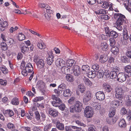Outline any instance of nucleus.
I'll list each match as a JSON object with an SVG mask.
<instances>
[{"label":"nucleus","mask_w":131,"mask_h":131,"mask_svg":"<svg viewBox=\"0 0 131 131\" xmlns=\"http://www.w3.org/2000/svg\"><path fill=\"white\" fill-rule=\"evenodd\" d=\"M126 89L127 88L123 86L121 87H116L115 89V95L116 98L120 100L123 99V93Z\"/></svg>","instance_id":"obj_1"},{"label":"nucleus","mask_w":131,"mask_h":131,"mask_svg":"<svg viewBox=\"0 0 131 131\" xmlns=\"http://www.w3.org/2000/svg\"><path fill=\"white\" fill-rule=\"evenodd\" d=\"M112 17L114 19H117L116 22H117L119 24L123 23L125 22L126 19L125 16L119 13H114L112 14Z\"/></svg>","instance_id":"obj_2"},{"label":"nucleus","mask_w":131,"mask_h":131,"mask_svg":"<svg viewBox=\"0 0 131 131\" xmlns=\"http://www.w3.org/2000/svg\"><path fill=\"white\" fill-rule=\"evenodd\" d=\"M105 31L106 36L109 37H111L116 38L118 37V34L116 32L110 29L108 27L105 28Z\"/></svg>","instance_id":"obj_3"},{"label":"nucleus","mask_w":131,"mask_h":131,"mask_svg":"<svg viewBox=\"0 0 131 131\" xmlns=\"http://www.w3.org/2000/svg\"><path fill=\"white\" fill-rule=\"evenodd\" d=\"M84 113L85 116L88 118L92 117L94 114L93 109L89 106H88L85 108Z\"/></svg>","instance_id":"obj_4"},{"label":"nucleus","mask_w":131,"mask_h":131,"mask_svg":"<svg viewBox=\"0 0 131 131\" xmlns=\"http://www.w3.org/2000/svg\"><path fill=\"white\" fill-rule=\"evenodd\" d=\"M91 91H87L83 94V102L85 104H86L91 98Z\"/></svg>","instance_id":"obj_5"},{"label":"nucleus","mask_w":131,"mask_h":131,"mask_svg":"<svg viewBox=\"0 0 131 131\" xmlns=\"http://www.w3.org/2000/svg\"><path fill=\"white\" fill-rule=\"evenodd\" d=\"M56 96V95H53L51 96V98L54 101H52L51 103L52 105L56 107H57L62 102V101L60 99Z\"/></svg>","instance_id":"obj_6"},{"label":"nucleus","mask_w":131,"mask_h":131,"mask_svg":"<svg viewBox=\"0 0 131 131\" xmlns=\"http://www.w3.org/2000/svg\"><path fill=\"white\" fill-rule=\"evenodd\" d=\"M121 114L123 115H125L126 114V118L128 121H130L131 118V111L129 110L127 112L126 109L124 107H122L120 111Z\"/></svg>","instance_id":"obj_7"},{"label":"nucleus","mask_w":131,"mask_h":131,"mask_svg":"<svg viewBox=\"0 0 131 131\" xmlns=\"http://www.w3.org/2000/svg\"><path fill=\"white\" fill-rule=\"evenodd\" d=\"M112 69L113 70L110 73V77L112 79L115 78L117 76V73L118 72L119 68L117 66H114L112 68Z\"/></svg>","instance_id":"obj_8"},{"label":"nucleus","mask_w":131,"mask_h":131,"mask_svg":"<svg viewBox=\"0 0 131 131\" xmlns=\"http://www.w3.org/2000/svg\"><path fill=\"white\" fill-rule=\"evenodd\" d=\"M48 53V56L47 58V64L50 65L53 62L54 58L52 51H50Z\"/></svg>","instance_id":"obj_9"},{"label":"nucleus","mask_w":131,"mask_h":131,"mask_svg":"<svg viewBox=\"0 0 131 131\" xmlns=\"http://www.w3.org/2000/svg\"><path fill=\"white\" fill-rule=\"evenodd\" d=\"M127 76L128 75L124 73H119L117 76V80L120 82H123L126 80Z\"/></svg>","instance_id":"obj_10"},{"label":"nucleus","mask_w":131,"mask_h":131,"mask_svg":"<svg viewBox=\"0 0 131 131\" xmlns=\"http://www.w3.org/2000/svg\"><path fill=\"white\" fill-rule=\"evenodd\" d=\"M71 70V69L70 67L66 66L61 68V70L63 73L67 75L72 73Z\"/></svg>","instance_id":"obj_11"},{"label":"nucleus","mask_w":131,"mask_h":131,"mask_svg":"<svg viewBox=\"0 0 131 131\" xmlns=\"http://www.w3.org/2000/svg\"><path fill=\"white\" fill-rule=\"evenodd\" d=\"M71 71L73 72L75 76L78 77L80 74L81 71L80 67L78 66H75L74 67L73 69H72Z\"/></svg>","instance_id":"obj_12"},{"label":"nucleus","mask_w":131,"mask_h":131,"mask_svg":"<svg viewBox=\"0 0 131 131\" xmlns=\"http://www.w3.org/2000/svg\"><path fill=\"white\" fill-rule=\"evenodd\" d=\"M95 96L97 99L100 101H103L105 99V95L102 91H99L95 94Z\"/></svg>","instance_id":"obj_13"},{"label":"nucleus","mask_w":131,"mask_h":131,"mask_svg":"<svg viewBox=\"0 0 131 131\" xmlns=\"http://www.w3.org/2000/svg\"><path fill=\"white\" fill-rule=\"evenodd\" d=\"M48 113L51 116L53 117H56L58 116L59 113L58 111L55 109L50 108L48 110Z\"/></svg>","instance_id":"obj_14"},{"label":"nucleus","mask_w":131,"mask_h":131,"mask_svg":"<svg viewBox=\"0 0 131 131\" xmlns=\"http://www.w3.org/2000/svg\"><path fill=\"white\" fill-rule=\"evenodd\" d=\"M56 66L60 68V69L61 68L65 65L64 61L61 59H57L56 61Z\"/></svg>","instance_id":"obj_15"},{"label":"nucleus","mask_w":131,"mask_h":131,"mask_svg":"<svg viewBox=\"0 0 131 131\" xmlns=\"http://www.w3.org/2000/svg\"><path fill=\"white\" fill-rule=\"evenodd\" d=\"M90 67L88 65H84L82 67L81 72L83 74H87L90 71Z\"/></svg>","instance_id":"obj_16"},{"label":"nucleus","mask_w":131,"mask_h":131,"mask_svg":"<svg viewBox=\"0 0 131 131\" xmlns=\"http://www.w3.org/2000/svg\"><path fill=\"white\" fill-rule=\"evenodd\" d=\"M74 106L76 109V112H80L82 110V104L81 102L77 101L76 102Z\"/></svg>","instance_id":"obj_17"},{"label":"nucleus","mask_w":131,"mask_h":131,"mask_svg":"<svg viewBox=\"0 0 131 131\" xmlns=\"http://www.w3.org/2000/svg\"><path fill=\"white\" fill-rule=\"evenodd\" d=\"M3 114L5 116H8L9 117H12L14 115V112L11 110H7L3 112Z\"/></svg>","instance_id":"obj_18"},{"label":"nucleus","mask_w":131,"mask_h":131,"mask_svg":"<svg viewBox=\"0 0 131 131\" xmlns=\"http://www.w3.org/2000/svg\"><path fill=\"white\" fill-rule=\"evenodd\" d=\"M119 104V101L116 100H113L110 103V105L112 108L113 109L117 108Z\"/></svg>","instance_id":"obj_19"},{"label":"nucleus","mask_w":131,"mask_h":131,"mask_svg":"<svg viewBox=\"0 0 131 131\" xmlns=\"http://www.w3.org/2000/svg\"><path fill=\"white\" fill-rule=\"evenodd\" d=\"M25 69L28 72V73L32 72L33 71V68L32 64L30 63L26 64Z\"/></svg>","instance_id":"obj_20"},{"label":"nucleus","mask_w":131,"mask_h":131,"mask_svg":"<svg viewBox=\"0 0 131 131\" xmlns=\"http://www.w3.org/2000/svg\"><path fill=\"white\" fill-rule=\"evenodd\" d=\"M81 78L85 85L88 86H91L92 85V82L88 78L82 75V76Z\"/></svg>","instance_id":"obj_21"},{"label":"nucleus","mask_w":131,"mask_h":131,"mask_svg":"<svg viewBox=\"0 0 131 131\" xmlns=\"http://www.w3.org/2000/svg\"><path fill=\"white\" fill-rule=\"evenodd\" d=\"M103 86L104 90L107 92H111L112 90L111 86L107 83H105L103 85Z\"/></svg>","instance_id":"obj_22"},{"label":"nucleus","mask_w":131,"mask_h":131,"mask_svg":"<svg viewBox=\"0 0 131 131\" xmlns=\"http://www.w3.org/2000/svg\"><path fill=\"white\" fill-rule=\"evenodd\" d=\"M37 86L38 88L40 90H42L45 88V83L41 80L38 82Z\"/></svg>","instance_id":"obj_23"},{"label":"nucleus","mask_w":131,"mask_h":131,"mask_svg":"<svg viewBox=\"0 0 131 131\" xmlns=\"http://www.w3.org/2000/svg\"><path fill=\"white\" fill-rule=\"evenodd\" d=\"M111 51L112 53L115 56L117 55L119 53L118 48L115 46L112 47Z\"/></svg>","instance_id":"obj_24"},{"label":"nucleus","mask_w":131,"mask_h":131,"mask_svg":"<svg viewBox=\"0 0 131 131\" xmlns=\"http://www.w3.org/2000/svg\"><path fill=\"white\" fill-rule=\"evenodd\" d=\"M36 64L38 68L41 69L43 68L44 66V61L43 59H41Z\"/></svg>","instance_id":"obj_25"},{"label":"nucleus","mask_w":131,"mask_h":131,"mask_svg":"<svg viewBox=\"0 0 131 131\" xmlns=\"http://www.w3.org/2000/svg\"><path fill=\"white\" fill-rule=\"evenodd\" d=\"M119 126L122 128H124L126 126V122L124 119H120L119 122Z\"/></svg>","instance_id":"obj_26"},{"label":"nucleus","mask_w":131,"mask_h":131,"mask_svg":"<svg viewBox=\"0 0 131 131\" xmlns=\"http://www.w3.org/2000/svg\"><path fill=\"white\" fill-rule=\"evenodd\" d=\"M108 59V58L106 55L103 54L100 56L99 61L102 63H104L106 62Z\"/></svg>","instance_id":"obj_27"},{"label":"nucleus","mask_w":131,"mask_h":131,"mask_svg":"<svg viewBox=\"0 0 131 131\" xmlns=\"http://www.w3.org/2000/svg\"><path fill=\"white\" fill-rule=\"evenodd\" d=\"M1 27L0 30L1 31H3L8 26V23L6 21H3L1 24Z\"/></svg>","instance_id":"obj_28"},{"label":"nucleus","mask_w":131,"mask_h":131,"mask_svg":"<svg viewBox=\"0 0 131 131\" xmlns=\"http://www.w3.org/2000/svg\"><path fill=\"white\" fill-rule=\"evenodd\" d=\"M57 128L60 130H64V124L60 123V122L58 121L56 124Z\"/></svg>","instance_id":"obj_29"},{"label":"nucleus","mask_w":131,"mask_h":131,"mask_svg":"<svg viewBox=\"0 0 131 131\" xmlns=\"http://www.w3.org/2000/svg\"><path fill=\"white\" fill-rule=\"evenodd\" d=\"M78 89L81 93H84L85 90V86L82 84H81L78 85Z\"/></svg>","instance_id":"obj_30"},{"label":"nucleus","mask_w":131,"mask_h":131,"mask_svg":"<svg viewBox=\"0 0 131 131\" xmlns=\"http://www.w3.org/2000/svg\"><path fill=\"white\" fill-rule=\"evenodd\" d=\"M72 94V92L69 89H67L64 90L63 92L64 96L66 97H70Z\"/></svg>","instance_id":"obj_31"},{"label":"nucleus","mask_w":131,"mask_h":131,"mask_svg":"<svg viewBox=\"0 0 131 131\" xmlns=\"http://www.w3.org/2000/svg\"><path fill=\"white\" fill-rule=\"evenodd\" d=\"M95 72L93 71L90 70L89 72L88 73L87 75L90 78H93L96 76V74L95 73Z\"/></svg>","instance_id":"obj_32"},{"label":"nucleus","mask_w":131,"mask_h":131,"mask_svg":"<svg viewBox=\"0 0 131 131\" xmlns=\"http://www.w3.org/2000/svg\"><path fill=\"white\" fill-rule=\"evenodd\" d=\"M108 45L106 42L102 43L101 45V47L103 51H106L108 48Z\"/></svg>","instance_id":"obj_33"},{"label":"nucleus","mask_w":131,"mask_h":131,"mask_svg":"<svg viewBox=\"0 0 131 131\" xmlns=\"http://www.w3.org/2000/svg\"><path fill=\"white\" fill-rule=\"evenodd\" d=\"M66 78L67 81L70 82H72L74 80V77L69 74L66 75Z\"/></svg>","instance_id":"obj_34"},{"label":"nucleus","mask_w":131,"mask_h":131,"mask_svg":"<svg viewBox=\"0 0 131 131\" xmlns=\"http://www.w3.org/2000/svg\"><path fill=\"white\" fill-rule=\"evenodd\" d=\"M0 69L2 72L4 74H6L8 73V71L7 68L4 66H0Z\"/></svg>","instance_id":"obj_35"},{"label":"nucleus","mask_w":131,"mask_h":131,"mask_svg":"<svg viewBox=\"0 0 131 131\" xmlns=\"http://www.w3.org/2000/svg\"><path fill=\"white\" fill-rule=\"evenodd\" d=\"M75 61L72 59L69 60L67 62V65L68 66H69L71 68V67L75 65Z\"/></svg>","instance_id":"obj_36"},{"label":"nucleus","mask_w":131,"mask_h":131,"mask_svg":"<svg viewBox=\"0 0 131 131\" xmlns=\"http://www.w3.org/2000/svg\"><path fill=\"white\" fill-rule=\"evenodd\" d=\"M104 75L103 71L101 70H99L97 73V76L99 78H103Z\"/></svg>","instance_id":"obj_37"},{"label":"nucleus","mask_w":131,"mask_h":131,"mask_svg":"<svg viewBox=\"0 0 131 131\" xmlns=\"http://www.w3.org/2000/svg\"><path fill=\"white\" fill-rule=\"evenodd\" d=\"M66 88V85L64 83H62L59 85L58 86V90L61 91H63Z\"/></svg>","instance_id":"obj_38"},{"label":"nucleus","mask_w":131,"mask_h":131,"mask_svg":"<svg viewBox=\"0 0 131 131\" xmlns=\"http://www.w3.org/2000/svg\"><path fill=\"white\" fill-rule=\"evenodd\" d=\"M107 11L104 9H100L99 10L95 12L96 14L99 15L100 14H105L107 13Z\"/></svg>","instance_id":"obj_39"},{"label":"nucleus","mask_w":131,"mask_h":131,"mask_svg":"<svg viewBox=\"0 0 131 131\" xmlns=\"http://www.w3.org/2000/svg\"><path fill=\"white\" fill-rule=\"evenodd\" d=\"M125 6L126 9L129 12H131V8L130 7H131V0H129L128 1V5H126L125 4Z\"/></svg>","instance_id":"obj_40"},{"label":"nucleus","mask_w":131,"mask_h":131,"mask_svg":"<svg viewBox=\"0 0 131 131\" xmlns=\"http://www.w3.org/2000/svg\"><path fill=\"white\" fill-rule=\"evenodd\" d=\"M11 103L13 105H17L19 104V101L17 97H14L12 99Z\"/></svg>","instance_id":"obj_41"},{"label":"nucleus","mask_w":131,"mask_h":131,"mask_svg":"<svg viewBox=\"0 0 131 131\" xmlns=\"http://www.w3.org/2000/svg\"><path fill=\"white\" fill-rule=\"evenodd\" d=\"M115 109L111 108L110 110V112L109 114V117H112L115 114Z\"/></svg>","instance_id":"obj_42"},{"label":"nucleus","mask_w":131,"mask_h":131,"mask_svg":"<svg viewBox=\"0 0 131 131\" xmlns=\"http://www.w3.org/2000/svg\"><path fill=\"white\" fill-rule=\"evenodd\" d=\"M125 71L129 74L131 73V66L130 65L126 66L124 68Z\"/></svg>","instance_id":"obj_43"},{"label":"nucleus","mask_w":131,"mask_h":131,"mask_svg":"<svg viewBox=\"0 0 131 131\" xmlns=\"http://www.w3.org/2000/svg\"><path fill=\"white\" fill-rule=\"evenodd\" d=\"M121 60L122 62L127 63L129 62V60L126 56H124L122 57L121 58Z\"/></svg>","instance_id":"obj_44"},{"label":"nucleus","mask_w":131,"mask_h":131,"mask_svg":"<svg viewBox=\"0 0 131 131\" xmlns=\"http://www.w3.org/2000/svg\"><path fill=\"white\" fill-rule=\"evenodd\" d=\"M37 46L41 49H44L46 47L45 45L43 42H38L37 44Z\"/></svg>","instance_id":"obj_45"},{"label":"nucleus","mask_w":131,"mask_h":131,"mask_svg":"<svg viewBox=\"0 0 131 131\" xmlns=\"http://www.w3.org/2000/svg\"><path fill=\"white\" fill-rule=\"evenodd\" d=\"M25 36L21 32L18 35V39L20 41H22L25 39Z\"/></svg>","instance_id":"obj_46"},{"label":"nucleus","mask_w":131,"mask_h":131,"mask_svg":"<svg viewBox=\"0 0 131 131\" xmlns=\"http://www.w3.org/2000/svg\"><path fill=\"white\" fill-rule=\"evenodd\" d=\"M44 99L43 96L36 97L34 98L33 100V101L35 102L40 101Z\"/></svg>","instance_id":"obj_47"},{"label":"nucleus","mask_w":131,"mask_h":131,"mask_svg":"<svg viewBox=\"0 0 131 131\" xmlns=\"http://www.w3.org/2000/svg\"><path fill=\"white\" fill-rule=\"evenodd\" d=\"M110 3H108L105 2H104L102 6L103 8L105 9L107 8L108 7L109 5H110Z\"/></svg>","instance_id":"obj_48"},{"label":"nucleus","mask_w":131,"mask_h":131,"mask_svg":"<svg viewBox=\"0 0 131 131\" xmlns=\"http://www.w3.org/2000/svg\"><path fill=\"white\" fill-rule=\"evenodd\" d=\"M116 25L115 27L119 30H121L123 29L122 25L123 23L119 24L117 22H116Z\"/></svg>","instance_id":"obj_49"},{"label":"nucleus","mask_w":131,"mask_h":131,"mask_svg":"<svg viewBox=\"0 0 131 131\" xmlns=\"http://www.w3.org/2000/svg\"><path fill=\"white\" fill-rule=\"evenodd\" d=\"M52 127L51 124H49L45 126L44 128V131H49Z\"/></svg>","instance_id":"obj_50"},{"label":"nucleus","mask_w":131,"mask_h":131,"mask_svg":"<svg viewBox=\"0 0 131 131\" xmlns=\"http://www.w3.org/2000/svg\"><path fill=\"white\" fill-rule=\"evenodd\" d=\"M126 104L127 106L131 105V96H128V99L126 100Z\"/></svg>","instance_id":"obj_51"},{"label":"nucleus","mask_w":131,"mask_h":131,"mask_svg":"<svg viewBox=\"0 0 131 131\" xmlns=\"http://www.w3.org/2000/svg\"><path fill=\"white\" fill-rule=\"evenodd\" d=\"M109 41L110 46L112 47L114 46L115 43V39L113 38H111L110 39Z\"/></svg>","instance_id":"obj_52"},{"label":"nucleus","mask_w":131,"mask_h":131,"mask_svg":"<svg viewBox=\"0 0 131 131\" xmlns=\"http://www.w3.org/2000/svg\"><path fill=\"white\" fill-rule=\"evenodd\" d=\"M7 127L8 129H14L15 128V126L14 124L10 122L8 123L7 124Z\"/></svg>","instance_id":"obj_53"},{"label":"nucleus","mask_w":131,"mask_h":131,"mask_svg":"<svg viewBox=\"0 0 131 131\" xmlns=\"http://www.w3.org/2000/svg\"><path fill=\"white\" fill-rule=\"evenodd\" d=\"M73 129H74L75 131H85L84 130L82 129L81 127H78L75 126H72Z\"/></svg>","instance_id":"obj_54"},{"label":"nucleus","mask_w":131,"mask_h":131,"mask_svg":"<svg viewBox=\"0 0 131 131\" xmlns=\"http://www.w3.org/2000/svg\"><path fill=\"white\" fill-rule=\"evenodd\" d=\"M29 50V47L26 46H24L22 47L21 48V51L23 53H24L26 51H27Z\"/></svg>","instance_id":"obj_55"},{"label":"nucleus","mask_w":131,"mask_h":131,"mask_svg":"<svg viewBox=\"0 0 131 131\" xmlns=\"http://www.w3.org/2000/svg\"><path fill=\"white\" fill-rule=\"evenodd\" d=\"M125 54L129 58L131 59V50L127 49L125 53Z\"/></svg>","instance_id":"obj_56"},{"label":"nucleus","mask_w":131,"mask_h":131,"mask_svg":"<svg viewBox=\"0 0 131 131\" xmlns=\"http://www.w3.org/2000/svg\"><path fill=\"white\" fill-rule=\"evenodd\" d=\"M72 126H66L65 127L66 131H74V129H73L72 128Z\"/></svg>","instance_id":"obj_57"},{"label":"nucleus","mask_w":131,"mask_h":131,"mask_svg":"<svg viewBox=\"0 0 131 131\" xmlns=\"http://www.w3.org/2000/svg\"><path fill=\"white\" fill-rule=\"evenodd\" d=\"M99 67V65L97 64H94L92 66V68L95 71L98 70Z\"/></svg>","instance_id":"obj_58"},{"label":"nucleus","mask_w":131,"mask_h":131,"mask_svg":"<svg viewBox=\"0 0 131 131\" xmlns=\"http://www.w3.org/2000/svg\"><path fill=\"white\" fill-rule=\"evenodd\" d=\"M26 64L25 62V60H23L21 63L20 66V68L21 69H25V66Z\"/></svg>","instance_id":"obj_59"},{"label":"nucleus","mask_w":131,"mask_h":131,"mask_svg":"<svg viewBox=\"0 0 131 131\" xmlns=\"http://www.w3.org/2000/svg\"><path fill=\"white\" fill-rule=\"evenodd\" d=\"M40 59L39 56H35L34 57V62L36 63L38 61H39Z\"/></svg>","instance_id":"obj_60"},{"label":"nucleus","mask_w":131,"mask_h":131,"mask_svg":"<svg viewBox=\"0 0 131 131\" xmlns=\"http://www.w3.org/2000/svg\"><path fill=\"white\" fill-rule=\"evenodd\" d=\"M75 101V97H71L68 100V103L70 104H72L74 103Z\"/></svg>","instance_id":"obj_61"},{"label":"nucleus","mask_w":131,"mask_h":131,"mask_svg":"<svg viewBox=\"0 0 131 131\" xmlns=\"http://www.w3.org/2000/svg\"><path fill=\"white\" fill-rule=\"evenodd\" d=\"M0 84L1 85L5 86L7 84V81L5 80L0 79Z\"/></svg>","instance_id":"obj_62"},{"label":"nucleus","mask_w":131,"mask_h":131,"mask_svg":"<svg viewBox=\"0 0 131 131\" xmlns=\"http://www.w3.org/2000/svg\"><path fill=\"white\" fill-rule=\"evenodd\" d=\"M22 71L21 72V74L24 76H27L28 75V72L25 69H21Z\"/></svg>","instance_id":"obj_63"},{"label":"nucleus","mask_w":131,"mask_h":131,"mask_svg":"<svg viewBox=\"0 0 131 131\" xmlns=\"http://www.w3.org/2000/svg\"><path fill=\"white\" fill-rule=\"evenodd\" d=\"M58 106L59 108L62 111L64 110L65 108V105L64 104H62L60 105L59 104Z\"/></svg>","instance_id":"obj_64"}]
</instances>
